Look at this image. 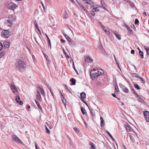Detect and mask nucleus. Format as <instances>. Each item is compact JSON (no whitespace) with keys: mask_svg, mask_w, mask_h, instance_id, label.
I'll list each match as a JSON object with an SVG mask.
<instances>
[{"mask_svg":"<svg viewBox=\"0 0 149 149\" xmlns=\"http://www.w3.org/2000/svg\"><path fill=\"white\" fill-rule=\"evenodd\" d=\"M16 66L17 69L19 70L21 72V68L22 69L25 68V64L24 62L19 59L18 60L17 62L16 63Z\"/></svg>","mask_w":149,"mask_h":149,"instance_id":"obj_1","label":"nucleus"},{"mask_svg":"<svg viewBox=\"0 0 149 149\" xmlns=\"http://www.w3.org/2000/svg\"><path fill=\"white\" fill-rule=\"evenodd\" d=\"M15 17L14 16H10L9 17L8 20L5 22V23L7 25L11 27L12 25V23L15 21Z\"/></svg>","mask_w":149,"mask_h":149,"instance_id":"obj_2","label":"nucleus"},{"mask_svg":"<svg viewBox=\"0 0 149 149\" xmlns=\"http://www.w3.org/2000/svg\"><path fill=\"white\" fill-rule=\"evenodd\" d=\"M96 69L92 70L90 73V75L91 78L93 79H95L99 76V74H97L96 72H95Z\"/></svg>","mask_w":149,"mask_h":149,"instance_id":"obj_3","label":"nucleus"},{"mask_svg":"<svg viewBox=\"0 0 149 149\" xmlns=\"http://www.w3.org/2000/svg\"><path fill=\"white\" fill-rule=\"evenodd\" d=\"M18 6L12 1L8 3V8L10 9L13 10L14 9L17 8Z\"/></svg>","mask_w":149,"mask_h":149,"instance_id":"obj_4","label":"nucleus"},{"mask_svg":"<svg viewBox=\"0 0 149 149\" xmlns=\"http://www.w3.org/2000/svg\"><path fill=\"white\" fill-rule=\"evenodd\" d=\"M1 34L2 37L6 38H8L10 35L9 31L6 30H3L1 32Z\"/></svg>","mask_w":149,"mask_h":149,"instance_id":"obj_5","label":"nucleus"},{"mask_svg":"<svg viewBox=\"0 0 149 149\" xmlns=\"http://www.w3.org/2000/svg\"><path fill=\"white\" fill-rule=\"evenodd\" d=\"M12 139L13 141L21 144H22L23 143L21 140L19 139L16 135H13L12 136Z\"/></svg>","mask_w":149,"mask_h":149,"instance_id":"obj_6","label":"nucleus"},{"mask_svg":"<svg viewBox=\"0 0 149 149\" xmlns=\"http://www.w3.org/2000/svg\"><path fill=\"white\" fill-rule=\"evenodd\" d=\"M143 115L146 122H149V112L147 111H145L143 112Z\"/></svg>","mask_w":149,"mask_h":149,"instance_id":"obj_7","label":"nucleus"},{"mask_svg":"<svg viewBox=\"0 0 149 149\" xmlns=\"http://www.w3.org/2000/svg\"><path fill=\"white\" fill-rule=\"evenodd\" d=\"M15 98L16 102L17 103H18L19 104L21 105L23 104L22 102L20 100V99L19 95H17Z\"/></svg>","mask_w":149,"mask_h":149,"instance_id":"obj_8","label":"nucleus"},{"mask_svg":"<svg viewBox=\"0 0 149 149\" xmlns=\"http://www.w3.org/2000/svg\"><path fill=\"white\" fill-rule=\"evenodd\" d=\"M10 88L11 90L13 91V93L16 94L17 93H18L17 90L14 84H11Z\"/></svg>","mask_w":149,"mask_h":149,"instance_id":"obj_9","label":"nucleus"},{"mask_svg":"<svg viewBox=\"0 0 149 149\" xmlns=\"http://www.w3.org/2000/svg\"><path fill=\"white\" fill-rule=\"evenodd\" d=\"M36 97L37 100L38 101H40V102H41L42 101V99L41 96V95L40 92L38 91L37 92V94L36 95Z\"/></svg>","mask_w":149,"mask_h":149,"instance_id":"obj_10","label":"nucleus"},{"mask_svg":"<svg viewBox=\"0 0 149 149\" xmlns=\"http://www.w3.org/2000/svg\"><path fill=\"white\" fill-rule=\"evenodd\" d=\"M126 129L127 131L128 132H132L133 129L129 125H127L126 127Z\"/></svg>","mask_w":149,"mask_h":149,"instance_id":"obj_11","label":"nucleus"},{"mask_svg":"<svg viewBox=\"0 0 149 149\" xmlns=\"http://www.w3.org/2000/svg\"><path fill=\"white\" fill-rule=\"evenodd\" d=\"M86 95L85 93L82 92L81 93L80 96L81 98V100L83 102H84V99L86 98Z\"/></svg>","mask_w":149,"mask_h":149,"instance_id":"obj_12","label":"nucleus"},{"mask_svg":"<svg viewBox=\"0 0 149 149\" xmlns=\"http://www.w3.org/2000/svg\"><path fill=\"white\" fill-rule=\"evenodd\" d=\"M95 72H96L97 74H99V76L102 75L104 74V71L102 69H96Z\"/></svg>","mask_w":149,"mask_h":149,"instance_id":"obj_13","label":"nucleus"},{"mask_svg":"<svg viewBox=\"0 0 149 149\" xmlns=\"http://www.w3.org/2000/svg\"><path fill=\"white\" fill-rule=\"evenodd\" d=\"M3 45H4V47H5L6 48H8L10 46V42L8 41H6L5 42L3 43Z\"/></svg>","mask_w":149,"mask_h":149,"instance_id":"obj_14","label":"nucleus"},{"mask_svg":"<svg viewBox=\"0 0 149 149\" xmlns=\"http://www.w3.org/2000/svg\"><path fill=\"white\" fill-rule=\"evenodd\" d=\"M85 60L86 62H92L93 61V60L89 57H85Z\"/></svg>","mask_w":149,"mask_h":149,"instance_id":"obj_15","label":"nucleus"},{"mask_svg":"<svg viewBox=\"0 0 149 149\" xmlns=\"http://www.w3.org/2000/svg\"><path fill=\"white\" fill-rule=\"evenodd\" d=\"M113 33L116 36V37L119 40H120L121 38L120 36V35L118 34V32H113Z\"/></svg>","mask_w":149,"mask_h":149,"instance_id":"obj_16","label":"nucleus"},{"mask_svg":"<svg viewBox=\"0 0 149 149\" xmlns=\"http://www.w3.org/2000/svg\"><path fill=\"white\" fill-rule=\"evenodd\" d=\"M77 3L78 4V5L80 6V7L81 8H82V10H84L85 11H86L85 8L84 7V6H83L82 4V3H79V2H78Z\"/></svg>","mask_w":149,"mask_h":149,"instance_id":"obj_17","label":"nucleus"},{"mask_svg":"<svg viewBox=\"0 0 149 149\" xmlns=\"http://www.w3.org/2000/svg\"><path fill=\"white\" fill-rule=\"evenodd\" d=\"M70 81L71 82L72 84L75 85L76 84V80L75 79L72 78L70 79Z\"/></svg>","mask_w":149,"mask_h":149,"instance_id":"obj_18","label":"nucleus"},{"mask_svg":"<svg viewBox=\"0 0 149 149\" xmlns=\"http://www.w3.org/2000/svg\"><path fill=\"white\" fill-rule=\"evenodd\" d=\"M144 48L147 52V54L149 55V47H146V46H144Z\"/></svg>","mask_w":149,"mask_h":149,"instance_id":"obj_19","label":"nucleus"},{"mask_svg":"<svg viewBox=\"0 0 149 149\" xmlns=\"http://www.w3.org/2000/svg\"><path fill=\"white\" fill-rule=\"evenodd\" d=\"M81 111L82 113L83 114H87L86 110H85V109H84L82 107H81Z\"/></svg>","mask_w":149,"mask_h":149,"instance_id":"obj_20","label":"nucleus"},{"mask_svg":"<svg viewBox=\"0 0 149 149\" xmlns=\"http://www.w3.org/2000/svg\"><path fill=\"white\" fill-rule=\"evenodd\" d=\"M114 59H115V61H116V64L117 65V66H118V68H119V69L120 70L121 69L120 68V65H119V63L117 61L116 59V58L115 57V55H114Z\"/></svg>","mask_w":149,"mask_h":149,"instance_id":"obj_21","label":"nucleus"},{"mask_svg":"<svg viewBox=\"0 0 149 149\" xmlns=\"http://www.w3.org/2000/svg\"><path fill=\"white\" fill-rule=\"evenodd\" d=\"M139 53L141 58H143L144 56L143 52H142L141 50H140Z\"/></svg>","mask_w":149,"mask_h":149,"instance_id":"obj_22","label":"nucleus"},{"mask_svg":"<svg viewBox=\"0 0 149 149\" xmlns=\"http://www.w3.org/2000/svg\"><path fill=\"white\" fill-rule=\"evenodd\" d=\"M138 101L139 102L141 103H143L144 102L143 100L140 97H139L138 98Z\"/></svg>","mask_w":149,"mask_h":149,"instance_id":"obj_23","label":"nucleus"},{"mask_svg":"<svg viewBox=\"0 0 149 149\" xmlns=\"http://www.w3.org/2000/svg\"><path fill=\"white\" fill-rule=\"evenodd\" d=\"M89 144L91 146V148L92 149H95V146L94 143H92L91 142H90L89 143Z\"/></svg>","mask_w":149,"mask_h":149,"instance_id":"obj_24","label":"nucleus"},{"mask_svg":"<svg viewBox=\"0 0 149 149\" xmlns=\"http://www.w3.org/2000/svg\"><path fill=\"white\" fill-rule=\"evenodd\" d=\"M126 27H127V29L129 31V32L131 34L132 33V30L127 26H126Z\"/></svg>","mask_w":149,"mask_h":149,"instance_id":"obj_25","label":"nucleus"},{"mask_svg":"<svg viewBox=\"0 0 149 149\" xmlns=\"http://www.w3.org/2000/svg\"><path fill=\"white\" fill-rule=\"evenodd\" d=\"M5 54L4 51H2L0 52V58L3 57Z\"/></svg>","mask_w":149,"mask_h":149,"instance_id":"obj_26","label":"nucleus"},{"mask_svg":"<svg viewBox=\"0 0 149 149\" xmlns=\"http://www.w3.org/2000/svg\"><path fill=\"white\" fill-rule=\"evenodd\" d=\"M35 102H36L37 105L38 107V108L40 109H41L42 107L40 105L39 103L36 100H35Z\"/></svg>","mask_w":149,"mask_h":149,"instance_id":"obj_27","label":"nucleus"},{"mask_svg":"<svg viewBox=\"0 0 149 149\" xmlns=\"http://www.w3.org/2000/svg\"><path fill=\"white\" fill-rule=\"evenodd\" d=\"M29 53H30L31 55L32 56V58H33L34 61V62H35L36 61V60H35L36 58H35L34 55L33 54H32V53H31V52H30L29 49Z\"/></svg>","mask_w":149,"mask_h":149,"instance_id":"obj_28","label":"nucleus"},{"mask_svg":"<svg viewBox=\"0 0 149 149\" xmlns=\"http://www.w3.org/2000/svg\"><path fill=\"white\" fill-rule=\"evenodd\" d=\"M34 24L35 26L37 29L38 30H39V28L38 26V24H37V23L36 22H34Z\"/></svg>","mask_w":149,"mask_h":149,"instance_id":"obj_29","label":"nucleus"},{"mask_svg":"<svg viewBox=\"0 0 149 149\" xmlns=\"http://www.w3.org/2000/svg\"><path fill=\"white\" fill-rule=\"evenodd\" d=\"M107 134L109 135L110 137H111L113 140H114V139H113V137L112 136L111 134L109 133V132L108 131H107Z\"/></svg>","mask_w":149,"mask_h":149,"instance_id":"obj_30","label":"nucleus"},{"mask_svg":"<svg viewBox=\"0 0 149 149\" xmlns=\"http://www.w3.org/2000/svg\"><path fill=\"white\" fill-rule=\"evenodd\" d=\"M63 52H64V54H65V56L66 57V58H70V56L67 54V53L65 52L64 50H63Z\"/></svg>","mask_w":149,"mask_h":149,"instance_id":"obj_31","label":"nucleus"},{"mask_svg":"<svg viewBox=\"0 0 149 149\" xmlns=\"http://www.w3.org/2000/svg\"><path fill=\"white\" fill-rule=\"evenodd\" d=\"M123 91L125 93H127L128 92V89L127 88H125L123 89Z\"/></svg>","mask_w":149,"mask_h":149,"instance_id":"obj_32","label":"nucleus"},{"mask_svg":"<svg viewBox=\"0 0 149 149\" xmlns=\"http://www.w3.org/2000/svg\"><path fill=\"white\" fill-rule=\"evenodd\" d=\"M134 87L138 90H139L140 89L139 86L137 84H135L134 85Z\"/></svg>","mask_w":149,"mask_h":149,"instance_id":"obj_33","label":"nucleus"},{"mask_svg":"<svg viewBox=\"0 0 149 149\" xmlns=\"http://www.w3.org/2000/svg\"><path fill=\"white\" fill-rule=\"evenodd\" d=\"M132 75L133 77H139L137 74L136 73H134L132 74Z\"/></svg>","mask_w":149,"mask_h":149,"instance_id":"obj_34","label":"nucleus"},{"mask_svg":"<svg viewBox=\"0 0 149 149\" xmlns=\"http://www.w3.org/2000/svg\"><path fill=\"white\" fill-rule=\"evenodd\" d=\"M90 14L92 16H94L95 15L94 12L93 10H91L90 12Z\"/></svg>","mask_w":149,"mask_h":149,"instance_id":"obj_35","label":"nucleus"},{"mask_svg":"<svg viewBox=\"0 0 149 149\" xmlns=\"http://www.w3.org/2000/svg\"><path fill=\"white\" fill-rule=\"evenodd\" d=\"M139 78L141 80V81H142V83L143 84H145L146 82L145 80L143 79V78L142 77H139Z\"/></svg>","mask_w":149,"mask_h":149,"instance_id":"obj_36","label":"nucleus"},{"mask_svg":"<svg viewBox=\"0 0 149 149\" xmlns=\"http://www.w3.org/2000/svg\"><path fill=\"white\" fill-rule=\"evenodd\" d=\"M97 6H96L95 8H94V9L93 10H94L93 11L94 12H96L99 11V10L98 9V8L97 7Z\"/></svg>","mask_w":149,"mask_h":149,"instance_id":"obj_37","label":"nucleus"},{"mask_svg":"<svg viewBox=\"0 0 149 149\" xmlns=\"http://www.w3.org/2000/svg\"><path fill=\"white\" fill-rule=\"evenodd\" d=\"M130 139L133 142H134L135 141L134 139V137L130 135Z\"/></svg>","mask_w":149,"mask_h":149,"instance_id":"obj_38","label":"nucleus"},{"mask_svg":"<svg viewBox=\"0 0 149 149\" xmlns=\"http://www.w3.org/2000/svg\"><path fill=\"white\" fill-rule=\"evenodd\" d=\"M41 93L42 94V95H43V96H44V95H45V92L43 89H41Z\"/></svg>","mask_w":149,"mask_h":149,"instance_id":"obj_39","label":"nucleus"},{"mask_svg":"<svg viewBox=\"0 0 149 149\" xmlns=\"http://www.w3.org/2000/svg\"><path fill=\"white\" fill-rule=\"evenodd\" d=\"M46 132L47 133L49 134L50 133V131L49 130V129L46 126Z\"/></svg>","mask_w":149,"mask_h":149,"instance_id":"obj_40","label":"nucleus"},{"mask_svg":"<svg viewBox=\"0 0 149 149\" xmlns=\"http://www.w3.org/2000/svg\"><path fill=\"white\" fill-rule=\"evenodd\" d=\"M115 92H118V86L117 85H116V86H115Z\"/></svg>","mask_w":149,"mask_h":149,"instance_id":"obj_41","label":"nucleus"},{"mask_svg":"<svg viewBox=\"0 0 149 149\" xmlns=\"http://www.w3.org/2000/svg\"><path fill=\"white\" fill-rule=\"evenodd\" d=\"M96 6L95 5H93L91 6V9L93 10Z\"/></svg>","mask_w":149,"mask_h":149,"instance_id":"obj_42","label":"nucleus"},{"mask_svg":"<svg viewBox=\"0 0 149 149\" xmlns=\"http://www.w3.org/2000/svg\"><path fill=\"white\" fill-rule=\"evenodd\" d=\"M3 46L2 43L0 42V51L2 49Z\"/></svg>","mask_w":149,"mask_h":149,"instance_id":"obj_43","label":"nucleus"},{"mask_svg":"<svg viewBox=\"0 0 149 149\" xmlns=\"http://www.w3.org/2000/svg\"><path fill=\"white\" fill-rule=\"evenodd\" d=\"M66 39L69 42H71V39L70 37L67 36Z\"/></svg>","mask_w":149,"mask_h":149,"instance_id":"obj_44","label":"nucleus"},{"mask_svg":"<svg viewBox=\"0 0 149 149\" xmlns=\"http://www.w3.org/2000/svg\"><path fill=\"white\" fill-rule=\"evenodd\" d=\"M104 32H105L106 34L107 35H108L110 34L109 32L107 30H105Z\"/></svg>","mask_w":149,"mask_h":149,"instance_id":"obj_45","label":"nucleus"},{"mask_svg":"<svg viewBox=\"0 0 149 149\" xmlns=\"http://www.w3.org/2000/svg\"><path fill=\"white\" fill-rule=\"evenodd\" d=\"M139 23V21L138 19H136L134 23L135 24H137Z\"/></svg>","mask_w":149,"mask_h":149,"instance_id":"obj_46","label":"nucleus"},{"mask_svg":"<svg viewBox=\"0 0 149 149\" xmlns=\"http://www.w3.org/2000/svg\"><path fill=\"white\" fill-rule=\"evenodd\" d=\"M101 3L102 5V6H104V5L105 3L104 1L101 0Z\"/></svg>","mask_w":149,"mask_h":149,"instance_id":"obj_47","label":"nucleus"},{"mask_svg":"<svg viewBox=\"0 0 149 149\" xmlns=\"http://www.w3.org/2000/svg\"><path fill=\"white\" fill-rule=\"evenodd\" d=\"M101 123H104V120L102 117H100Z\"/></svg>","mask_w":149,"mask_h":149,"instance_id":"obj_48","label":"nucleus"},{"mask_svg":"<svg viewBox=\"0 0 149 149\" xmlns=\"http://www.w3.org/2000/svg\"><path fill=\"white\" fill-rule=\"evenodd\" d=\"M74 129L75 131L78 132H79V129L77 128L76 127H74Z\"/></svg>","mask_w":149,"mask_h":149,"instance_id":"obj_49","label":"nucleus"},{"mask_svg":"<svg viewBox=\"0 0 149 149\" xmlns=\"http://www.w3.org/2000/svg\"><path fill=\"white\" fill-rule=\"evenodd\" d=\"M131 27L132 28H133L134 30H135L136 29V28L134 26V24H132L131 25Z\"/></svg>","mask_w":149,"mask_h":149,"instance_id":"obj_50","label":"nucleus"},{"mask_svg":"<svg viewBox=\"0 0 149 149\" xmlns=\"http://www.w3.org/2000/svg\"><path fill=\"white\" fill-rule=\"evenodd\" d=\"M63 99H62V102H63V103H64V105L65 106L66 105V104L65 103V102H64V100L65 101H66V100L64 98H63Z\"/></svg>","mask_w":149,"mask_h":149,"instance_id":"obj_51","label":"nucleus"},{"mask_svg":"<svg viewBox=\"0 0 149 149\" xmlns=\"http://www.w3.org/2000/svg\"><path fill=\"white\" fill-rule=\"evenodd\" d=\"M102 26V27L103 29V31H105V30H106V29H105V26Z\"/></svg>","mask_w":149,"mask_h":149,"instance_id":"obj_52","label":"nucleus"},{"mask_svg":"<svg viewBox=\"0 0 149 149\" xmlns=\"http://www.w3.org/2000/svg\"><path fill=\"white\" fill-rule=\"evenodd\" d=\"M72 66H73V68L76 71V68H75V67L74 66V63L73 61V62Z\"/></svg>","mask_w":149,"mask_h":149,"instance_id":"obj_53","label":"nucleus"},{"mask_svg":"<svg viewBox=\"0 0 149 149\" xmlns=\"http://www.w3.org/2000/svg\"><path fill=\"white\" fill-rule=\"evenodd\" d=\"M86 3L87 4H91V2L90 1H86Z\"/></svg>","mask_w":149,"mask_h":149,"instance_id":"obj_54","label":"nucleus"},{"mask_svg":"<svg viewBox=\"0 0 149 149\" xmlns=\"http://www.w3.org/2000/svg\"><path fill=\"white\" fill-rule=\"evenodd\" d=\"M134 49H132L131 51V53L132 54H134Z\"/></svg>","mask_w":149,"mask_h":149,"instance_id":"obj_55","label":"nucleus"},{"mask_svg":"<svg viewBox=\"0 0 149 149\" xmlns=\"http://www.w3.org/2000/svg\"><path fill=\"white\" fill-rule=\"evenodd\" d=\"M63 17L64 18H68V15L66 14L64 15L63 16Z\"/></svg>","mask_w":149,"mask_h":149,"instance_id":"obj_56","label":"nucleus"},{"mask_svg":"<svg viewBox=\"0 0 149 149\" xmlns=\"http://www.w3.org/2000/svg\"><path fill=\"white\" fill-rule=\"evenodd\" d=\"M93 111H90V112H91V113L93 115H95V114H94V113L93 112Z\"/></svg>","mask_w":149,"mask_h":149,"instance_id":"obj_57","label":"nucleus"},{"mask_svg":"<svg viewBox=\"0 0 149 149\" xmlns=\"http://www.w3.org/2000/svg\"><path fill=\"white\" fill-rule=\"evenodd\" d=\"M135 94L136 95V97L137 98L139 97H140L138 94L136 93H135Z\"/></svg>","mask_w":149,"mask_h":149,"instance_id":"obj_58","label":"nucleus"},{"mask_svg":"<svg viewBox=\"0 0 149 149\" xmlns=\"http://www.w3.org/2000/svg\"><path fill=\"white\" fill-rule=\"evenodd\" d=\"M132 92H134V94L136 93V92H135V90L134 89H133V88L132 89Z\"/></svg>","mask_w":149,"mask_h":149,"instance_id":"obj_59","label":"nucleus"},{"mask_svg":"<svg viewBox=\"0 0 149 149\" xmlns=\"http://www.w3.org/2000/svg\"><path fill=\"white\" fill-rule=\"evenodd\" d=\"M40 2H41V3L42 5V6L43 8L44 9V8H45L44 6V5L43 4V3L41 1Z\"/></svg>","mask_w":149,"mask_h":149,"instance_id":"obj_60","label":"nucleus"},{"mask_svg":"<svg viewBox=\"0 0 149 149\" xmlns=\"http://www.w3.org/2000/svg\"><path fill=\"white\" fill-rule=\"evenodd\" d=\"M100 7L103 9H104L105 10H107V9L105 8V7H104L103 6H102Z\"/></svg>","mask_w":149,"mask_h":149,"instance_id":"obj_61","label":"nucleus"},{"mask_svg":"<svg viewBox=\"0 0 149 149\" xmlns=\"http://www.w3.org/2000/svg\"><path fill=\"white\" fill-rule=\"evenodd\" d=\"M111 95L114 97H116V95L115 94L112 93V94Z\"/></svg>","mask_w":149,"mask_h":149,"instance_id":"obj_62","label":"nucleus"},{"mask_svg":"<svg viewBox=\"0 0 149 149\" xmlns=\"http://www.w3.org/2000/svg\"><path fill=\"white\" fill-rule=\"evenodd\" d=\"M50 92L52 94V95L53 96V97L54 98V96L53 92L52 91Z\"/></svg>","mask_w":149,"mask_h":149,"instance_id":"obj_63","label":"nucleus"},{"mask_svg":"<svg viewBox=\"0 0 149 149\" xmlns=\"http://www.w3.org/2000/svg\"><path fill=\"white\" fill-rule=\"evenodd\" d=\"M61 41L63 42H65V40H63V39H61Z\"/></svg>","mask_w":149,"mask_h":149,"instance_id":"obj_64","label":"nucleus"}]
</instances>
